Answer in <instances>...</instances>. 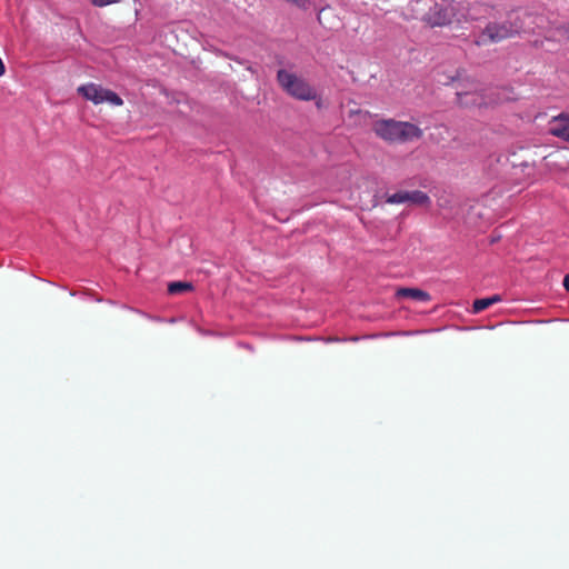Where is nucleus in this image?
<instances>
[{
    "mask_svg": "<svg viewBox=\"0 0 569 569\" xmlns=\"http://www.w3.org/2000/svg\"><path fill=\"white\" fill-rule=\"evenodd\" d=\"M525 18H530V16H510L502 21L488 22L481 30L475 33L473 44L477 47H487L520 34L526 30Z\"/></svg>",
    "mask_w": 569,
    "mask_h": 569,
    "instance_id": "f257e3e1",
    "label": "nucleus"
},
{
    "mask_svg": "<svg viewBox=\"0 0 569 569\" xmlns=\"http://www.w3.org/2000/svg\"><path fill=\"white\" fill-rule=\"evenodd\" d=\"M373 132L389 143H406L419 140L423 131L415 123L393 119L378 120L372 126Z\"/></svg>",
    "mask_w": 569,
    "mask_h": 569,
    "instance_id": "f03ea898",
    "label": "nucleus"
},
{
    "mask_svg": "<svg viewBox=\"0 0 569 569\" xmlns=\"http://www.w3.org/2000/svg\"><path fill=\"white\" fill-rule=\"evenodd\" d=\"M279 87L290 97L300 101H311L317 98V90L307 79L296 72L279 69L277 72Z\"/></svg>",
    "mask_w": 569,
    "mask_h": 569,
    "instance_id": "7ed1b4c3",
    "label": "nucleus"
},
{
    "mask_svg": "<svg viewBox=\"0 0 569 569\" xmlns=\"http://www.w3.org/2000/svg\"><path fill=\"white\" fill-rule=\"evenodd\" d=\"M78 93L94 104L109 103L114 107H121L123 100L116 92L96 83L82 84L77 89Z\"/></svg>",
    "mask_w": 569,
    "mask_h": 569,
    "instance_id": "20e7f679",
    "label": "nucleus"
},
{
    "mask_svg": "<svg viewBox=\"0 0 569 569\" xmlns=\"http://www.w3.org/2000/svg\"><path fill=\"white\" fill-rule=\"evenodd\" d=\"M455 16L452 0H442L441 3L435 2L425 16V21L431 27H443L449 24Z\"/></svg>",
    "mask_w": 569,
    "mask_h": 569,
    "instance_id": "39448f33",
    "label": "nucleus"
},
{
    "mask_svg": "<svg viewBox=\"0 0 569 569\" xmlns=\"http://www.w3.org/2000/svg\"><path fill=\"white\" fill-rule=\"evenodd\" d=\"M548 131L559 139L569 141V114L561 113L553 117L549 122Z\"/></svg>",
    "mask_w": 569,
    "mask_h": 569,
    "instance_id": "423d86ee",
    "label": "nucleus"
},
{
    "mask_svg": "<svg viewBox=\"0 0 569 569\" xmlns=\"http://www.w3.org/2000/svg\"><path fill=\"white\" fill-rule=\"evenodd\" d=\"M457 100L459 106L465 108L472 107H487L490 102L487 101V98L483 93L478 91L472 92H457Z\"/></svg>",
    "mask_w": 569,
    "mask_h": 569,
    "instance_id": "0eeeda50",
    "label": "nucleus"
},
{
    "mask_svg": "<svg viewBox=\"0 0 569 569\" xmlns=\"http://www.w3.org/2000/svg\"><path fill=\"white\" fill-rule=\"evenodd\" d=\"M397 296L400 298H411L419 301L430 300V295L427 291L417 288H400L397 291Z\"/></svg>",
    "mask_w": 569,
    "mask_h": 569,
    "instance_id": "6e6552de",
    "label": "nucleus"
},
{
    "mask_svg": "<svg viewBox=\"0 0 569 569\" xmlns=\"http://www.w3.org/2000/svg\"><path fill=\"white\" fill-rule=\"evenodd\" d=\"M490 7L485 3H475L469 7L467 11V21H477L481 17H486L490 13Z\"/></svg>",
    "mask_w": 569,
    "mask_h": 569,
    "instance_id": "1a4fd4ad",
    "label": "nucleus"
},
{
    "mask_svg": "<svg viewBox=\"0 0 569 569\" xmlns=\"http://www.w3.org/2000/svg\"><path fill=\"white\" fill-rule=\"evenodd\" d=\"M501 297L499 295H493L491 297L482 298V299H476L472 303V312L479 313L487 308L491 307L492 305L500 302Z\"/></svg>",
    "mask_w": 569,
    "mask_h": 569,
    "instance_id": "9d476101",
    "label": "nucleus"
},
{
    "mask_svg": "<svg viewBox=\"0 0 569 569\" xmlns=\"http://www.w3.org/2000/svg\"><path fill=\"white\" fill-rule=\"evenodd\" d=\"M407 203L423 206L430 202L427 193L420 190L407 191Z\"/></svg>",
    "mask_w": 569,
    "mask_h": 569,
    "instance_id": "9b49d317",
    "label": "nucleus"
},
{
    "mask_svg": "<svg viewBox=\"0 0 569 569\" xmlns=\"http://www.w3.org/2000/svg\"><path fill=\"white\" fill-rule=\"evenodd\" d=\"M192 288L193 287H192L191 282L176 281V282L169 283L168 291L171 295H178V293H182L184 291H190V290H192Z\"/></svg>",
    "mask_w": 569,
    "mask_h": 569,
    "instance_id": "f8f14e48",
    "label": "nucleus"
},
{
    "mask_svg": "<svg viewBox=\"0 0 569 569\" xmlns=\"http://www.w3.org/2000/svg\"><path fill=\"white\" fill-rule=\"evenodd\" d=\"M407 191H398L387 197L386 201L390 204L407 203Z\"/></svg>",
    "mask_w": 569,
    "mask_h": 569,
    "instance_id": "ddd939ff",
    "label": "nucleus"
},
{
    "mask_svg": "<svg viewBox=\"0 0 569 569\" xmlns=\"http://www.w3.org/2000/svg\"><path fill=\"white\" fill-rule=\"evenodd\" d=\"M89 1L92 6L100 7V8L120 2V0H89Z\"/></svg>",
    "mask_w": 569,
    "mask_h": 569,
    "instance_id": "4468645a",
    "label": "nucleus"
},
{
    "mask_svg": "<svg viewBox=\"0 0 569 569\" xmlns=\"http://www.w3.org/2000/svg\"><path fill=\"white\" fill-rule=\"evenodd\" d=\"M327 11H331V8H330L329 6L321 8V9H320V11H319V13H318V17H317L318 22H319L321 26L326 27V28H327L328 26H327V24H326V22L323 21V14H325Z\"/></svg>",
    "mask_w": 569,
    "mask_h": 569,
    "instance_id": "2eb2a0df",
    "label": "nucleus"
},
{
    "mask_svg": "<svg viewBox=\"0 0 569 569\" xmlns=\"http://www.w3.org/2000/svg\"><path fill=\"white\" fill-rule=\"evenodd\" d=\"M563 287L569 292V273L563 278Z\"/></svg>",
    "mask_w": 569,
    "mask_h": 569,
    "instance_id": "dca6fc26",
    "label": "nucleus"
},
{
    "mask_svg": "<svg viewBox=\"0 0 569 569\" xmlns=\"http://www.w3.org/2000/svg\"><path fill=\"white\" fill-rule=\"evenodd\" d=\"M4 72H6V67H4L2 59L0 58V77L3 76Z\"/></svg>",
    "mask_w": 569,
    "mask_h": 569,
    "instance_id": "f3484780",
    "label": "nucleus"
}]
</instances>
